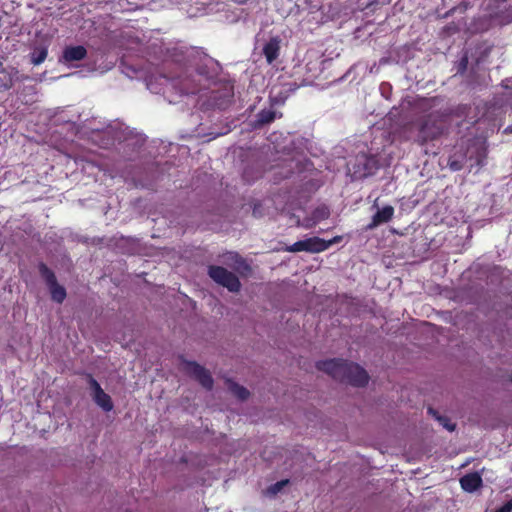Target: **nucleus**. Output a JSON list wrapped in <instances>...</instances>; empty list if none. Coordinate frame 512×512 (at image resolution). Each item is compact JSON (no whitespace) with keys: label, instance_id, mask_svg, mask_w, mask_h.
Returning a JSON list of instances; mask_svg holds the SVG:
<instances>
[{"label":"nucleus","instance_id":"f257e3e1","mask_svg":"<svg viewBox=\"0 0 512 512\" xmlns=\"http://www.w3.org/2000/svg\"><path fill=\"white\" fill-rule=\"evenodd\" d=\"M316 368L339 382L348 383L355 387H364L369 381V375L364 368L343 359L318 361Z\"/></svg>","mask_w":512,"mask_h":512},{"label":"nucleus","instance_id":"f03ea898","mask_svg":"<svg viewBox=\"0 0 512 512\" xmlns=\"http://www.w3.org/2000/svg\"><path fill=\"white\" fill-rule=\"evenodd\" d=\"M463 138L467 157L470 161H474V164H472L471 167H483L486 164L488 156L487 136L478 135L471 138Z\"/></svg>","mask_w":512,"mask_h":512},{"label":"nucleus","instance_id":"7ed1b4c3","mask_svg":"<svg viewBox=\"0 0 512 512\" xmlns=\"http://www.w3.org/2000/svg\"><path fill=\"white\" fill-rule=\"evenodd\" d=\"M208 275L214 282L227 288L230 292L236 293L241 289L239 278L222 266L210 265Z\"/></svg>","mask_w":512,"mask_h":512},{"label":"nucleus","instance_id":"20e7f679","mask_svg":"<svg viewBox=\"0 0 512 512\" xmlns=\"http://www.w3.org/2000/svg\"><path fill=\"white\" fill-rule=\"evenodd\" d=\"M38 271L49 289L51 299L58 304H62L67 293L66 289L57 282L55 273L44 262L38 264Z\"/></svg>","mask_w":512,"mask_h":512},{"label":"nucleus","instance_id":"39448f33","mask_svg":"<svg viewBox=\"0 0 512 512\" xmlns=\"http://www.w3.org/2000/svg\"><path fill=\"white\" fill-rule=\"evenodd\" d=\"M380 168L379 159L376 155L359 154L356 156L354 173L359 177H368L377 172Z\"/></svg>","mask_w":512,"mask_h":512},{"label":"nucleus","instance_id":"423d86ee","mask_svg":"<svg viewBox=\"0 0 512 512\" xmlns=\"http://www.w3.org/2000/svg\"><path fill=\"white\" fill-rule=\"evenodd\" d=\"M419 133L415 138V142L424 148V153L429 155H437L439 153V147L436 146V142L439 141V138L443 132V130H418Z\"/></svg>","mask_w":512,"mask_h":512},{"label":"nucleus","instance_id":"0eeeda50","mask_svg":"<svg viewBox=\"0 0 512 512\" xmlns=\"http://www.w3.org/2000/svg\"><path fill=\"white\" fill-rule=\"evenodd\" d=\"M325 240L319 237H311L304 240H299L294 244L287 246L284 251L296 253V252H310L320 253L327 250V245L324 244Z\"/></svg>","mask_w":512,"mask_h":512},{"label":"nucleus","instance_id":"6e6552de","mask_svg":"<svg viewBox=\"0 0 512 512\" xmlns=\"http://www.w3.org/2000/svg\"><path fill=\"white\" fill-rule=\"evenodd\" d=\"M184 370L188 375L197 380L205 389L211 390L213 388L214 381L212 375L209 370L203 366L194 361H186Z\"/></svg>","mask_w":512,"mask_h":512},{"label":"nucleus","instance_id":"1a4fd4ad","mask_svg":"<svg viewBox=\"0 0 512 512\" xmlns=\"http://www.w3.org/2000/svg\"><path fill=\"white\" fill-rule=\"evenodd\" d=\"M467 160L469 159L467 151H465L464 138H461L455 145L453 152L449 155L447 166L451 171L457 172L464 168Z\"/></svg>","mask_w":512,"mask_h":512},{"label":"nucleus","instance_id":"9d476101","mask_svg":"<svg viewBox=\"0 0 512 512\" xmlns=\"http://www.w3.org/2000/svg\"><path fill=\"white\" fill-rule=\"evenodd\" d=\"M394 212V207L391 205H386L382 209H379L372 216L371 222L366 226V230H373L382 224L390 222L394 216Z\"/></svg>","mask_w":512,"mask_h":512},{"label":"nucleus","instance_id":"9b49d317","mask_svg":"<svg viewBox=\"0 0 512 512\" xmlns=\"http://www.w3.org/2000/svg\"><path fill=\"white\" fill-rule=\"evenodd\" d=\"M280 39L279 37H272L263 47V55L268 64H272L280 54Z\"/></svg>","mask_w":512,"mask_h":512},{"label":"nucleus","instance_id":"f8f14e48","mask_svg":"<svg viewBox=\"0 0 512 512\" xmlns=\"http://www.w3.org/2000/svg\"><path fill=\"white\" fill-rule=\"evenodd\" d=\"M87 56V50L82 45L68 46L64 49L62 58L65 62L81 61Z\"/></svg>","mask_w":512,"mask_h":512},{"label":"nucleus","instance_id":"ddd939ff","mask_svg":"<svg viewBox=\"0 0 512 512\" xmlns=\"http://www.w3.org/2000/svg\"><path fill=\"white\" fill-rule=\"evenodd\" d=\"M482 483L481 476L476 472L466 474L460 479L462 489L467 492L476 491L482 486Z\"/></svg>","mask_w":512,"mask_h":512},{"label":"nucleus","instance_id":"4468645a","mask_svg":"<svg viewBox=\"0 0 512 512\" xmlns=\"http://www.w3.org/2000/svg\"><path fill=\"white\" fill-rule=\"evenodd\" d=\"M330 216V210L326 205H321L315 208L311 217L305 220V228H311L317 223L327 219Z\"/></svg>","mask_w":512,"mask_h":512},{"label":"nucleus","instance_id":"2eb2a0df","mask_svg":"<svg viewBox=\"0 0 512 512\" xmlns=\"http://www.w3.org/2000/svg\"><path fill=\"white\" fill-rule=\"evenodd\" d=\"M226 383L229 391L239 400H246L250 396L249 390L244 386H241L230 379H227Z\"/></svg>","mask_w":512,"mask_h":512},{"label":"nucleus","instance_id":"dca6fc26","mask_svg":"<svg viewBox=\"0 0 512 512\" xmlns=\"http://www.w3.org/2000/svg\"><path fill=\"white\" fill-rule=\"evenodd\" d=\"M93 399L104 411L109 412L113 409L112 399L104 390L98 391V394L93 395Z\"/></svg>","mask_w":512,"mask_h":512},{"label":"nucleus","instance_id":"f3484780","mask_svg":"<svg viewBox=\"0 0 512 512\" xmlns=\"http://www.w3.org/2000/svg\"><path fill=\"white\" fill-rule=\"evenodd\" d=\"M48 55L46 47H36L30 54V60L33 65H40L45 61Z\"/></svg>","mask_w":512,"mask_h":512},{"label":"nucleus","instance_id":"a211bd4d","mask_svg":"<svg viewBox=\"0 0 512 512\" xmlns=\"http://www.w3.org/2000/svg\"><path fill=\"white\" fill-rule=\"evenodd\" d=\"M276 117V112L272 109H264L260 111L257 115V124L258 125H267L274 121Z\"/></svg>","mask_w":512,"mask_h":512},{"label":"nucleus","instance_id":"6ab92c4d","mask_svg":"<svg viewBox=\"0 0 512 512\" xmlns=\"http://www.w3.org/2000/svg\"><path fill=\"white\" fill-rule=\"evenodd\" d=\"M428 412L432 414L441 424L444 428H446L448 431H454L456 428V425L451 423V421L445 417V416H439L438 413L433 409L429 408Z\"/></svg>","mask_w":512,"mask_h":512},{"label":"nucleus","instance_id":"aec40b11","mask_svg":"<svg viewBox=\"0 0 512 512\" xmlns=\"http://www.w3.org/2000/svg\"><path fill=\"white\" fill-rule=\"evenodd\" d=\"M228 259L232 260L235 263V268L237 270L244 269L249 270L250 267L246 263L245 259L241 257L238 253H229Z\"/></svg>","mask_w":512,"mask_h":512},{"label":"nucleus","instance_id":"412c9836","mask_svg":"<svg viewBox=\"0 0 512 512\" xmlns=\"http://www.w3.org/2000/svg\"><path fill=\"white\" fill-rule=\"evenodd\" d=\"M289 483V480H280L271 486L268 487L267 491L270 495H276L278 494L287 484Z\"/></svg>","mask_w":512,"mask_h":512},{"label":"nucleus","instance_id":"4be33fe9","mask_svg":"<svg viewBox=\"0 0 512 512\" xmlns=\"http://www.w3.org/2000/svg\"><path fill=\"white\" fill-rule=\"evenodd\" d=\"M88 384L94 395L98 394V391L103 390L97 380L90 374L88 375Z\"/></svg>","mask_w":512,"mask_h":512},{"label":"nucleus","instance_id":"5701e85b","mask_svg":"<svg viewBox=\"0 0 512 512\" xmlns=\"http://www.w3.org/2000/svg\"><path fill=\"white\" fill-rule=\"evenodd\" d=\"M495 512H512V499L504 503L500 508H498Z\"/></svg>","mask_w":512,"mask_h":512},{"label":"nucleus","instance_id":"b1692460","mask_svg":"<svg viewBox=\"0 0 512 512\" xmlns=\"http://www.w3.org/2000/svg\"><path fill=\"white\" fill-rule=\"evenodd\" d=\"M341 239H342V237H341V236H335V237H334L333 239H331V240H328V241H326V240H325V243H324V244H326V245H327V249H328V248H329L330 246H332L333 244L340 242V241H341Z\"/></svg>","mask_w":512,"mask_h":512},{"label":"nucleus","instance_id":"393cba45","mask_svg":"<svg viewBox=\"0 0 512 512\" xmlns=\"http://www.w3.org/2000/svg\"><path fill=\"white\" fill-rule=\"evenodd\" d=\"M197 72H198V74H200V75H203V76L209 77L208 72H207V70H206V67H205V66H199V67L197 68Z\"/></svg>","mask_w":512,"mask_h":512},{"label":"nucleus","instance_id":"a878e982","mask_svg":"<svg viewBox=\"0 0 512 512\" xmlns=\"http://www.w3.org/2000/svg\"><path fill=\"white\" fill-rule=\"evenodd\" d=\"M467 63H468V59H467V57H464V58L461 60V66L463 67V69H465V68H466Z\"/></svg>","mask_w":512,"mask_h":512},{"label":"nucleus","instance_id":"bb28decb","mask_svg":"<svg viewBox=\"0 0 512 512\" xmlns=\"http://www.w3.org/2000/svg\"><path fill=\"white\" fill-rule=\"evenodd\" d=\"M230 130H226V132H223V133H216L214 135V137H218V136H221V135H224V134H227V132H229Z\"/></svg>","mask_w":512,"mask_h":512},{"label":"nucleus","instance_id":"cd10ccee","mask_svg":"<svg viewBox=\"0 0 512 512\" xmlns=\"http://www.w3.org/2000/svg\"><path fill=\"white\" fill-rule=\"evenodd\" d=\"M106 130H99V129H96V130H92L93 133H100V132H105Z\"/></svg>","mask_w":512,"mask_h":512},{"label":"nucleus","instance_id":"c85d7f7f","mask_svg":"<svg viewBox=\"0 0 512 512\" xmlns=\"http://www.w3.org/2000/svg\"><path fill=\"white\" fill-rule=\"evenodd\" d=\"M505 134H512V129L509 130H503Z\"/></svg>","mask_w":512,"mask_h":512},{"label":"nucleus","instance_id":"c756f323","mask_svg":"<svg viewBox=\"0 0 512 512\" xmlns=\"http://www.w3.org/2000/svg\"><path fill=\"white\" fill-rule=\"evenodd\" d=\"M184 93L189 94V93H194V91H188V90H187V91H185Z\"/></svg>","mask_w":512,"mask_h":512}]
</instances>
